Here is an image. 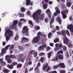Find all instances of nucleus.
Segmentation results:
<instances>
[{
    "label": "nucleus",
    "instance_id": "f257e3e1",
    "mask_svg": "<svg viewBox=\"0 0 73 73\" xmlns=\"http://www.w3.org/2000/svg\"><path fill=\"white\" fill-rule=\"evenodd\" d=\"M41 35V32H39L37 34V37H35L32 40V43L33 44H34V43H37L38 42V44H40V43L39 42L40 38H41V36L40 35Z\"/></svg>",
    "mask_w": 73,
    "mask_h": 73
},
{
    "label": "nucleus",
    "instance_id": "f03ea898",
    "mask_svg": "<svg viewBox=\"0 0 73 73\" xmlns=\"http://www.w3.org/2000/svg\"><path fill=\"white\" fill-rule=\"evenodd\" d=\"M9 47V50H12V49H13L14 48V45L12 44L11 45L10 44L8 45L7 46H6L5 48H2V51L1 53V56H3V53H5V51L6 50H7L8 49V48Z\"/></svg>",
    "mask_w": 73,
    "mask_h": 73
},
{
    "label": "nucleus",
    "instance_id": "7ed1b4c3",
    "mask_svg": "<svg viewBox=\"0 0 73 73\" xmlns=\"http://www.w3.org/2000/svg\"><path fill=\"white\" fill-rule=\"evenodd\" d=\"M13 31L9 29H7L5 33V36H7V35H8L10 37H12L13 36Z\"/></svg>",
    "mask_w": 73,
    "mask_h": 73
},
{
    "label": "nucleus",
    "instance_id": "20e7f679",
    "mask_svg": "<svg viewBox=\"0 0 73 73\" xmlns=\"http://www.w3.org/2000/svg\"><path fill=\"white\" fill-rule=\"evenodd\" d=\"M16 58V57H15L14 55H11L10 56L7 55L5 56V60H7L8 63L9 64H11L12 62V60L9 58Z\"/></svg>",
    "mask_w": 73,
    "mask_h": 73
},
{
    "label": "nucleus",
    "instance_id": "39448f33",
    "mask_svg": "<svg viewBox=\"0 0 73 73\" xmlns=\"http://www.w3.org/2000/svg\"><path fill=\"white\" fill-rule=\"evenodd\" d=\"M18 23V21L17 20H14L13 22V24L12 25V27L13 29L15 30V31H17V24Z\"/></svg>",
    "mask_w": 73,
    "mask_h": 73
},
{
    "label": "nucleus",
    "instance_id": "423d86ee",
    "mask_svg": "<svg viewBox=\"0 0 73 73\" xmlns=\"http://www.w3.org/2000/svg\"><path fill=\"white\" fill-rule=\"evenodd\" d=\"M48 64L46 63L45 65H44L43 67V69L44 70H45L46 72H48V71L50 70L51 69V68L49 66H48ZM47 68L46 70V69Z\"/></svg>",
    "mask_w": 73,
    "mask_h": 73
},
{
    "label": "nucleus",
    "instance_id": "0eeeda50",
    "mask_svg": "<svg viewBox=\"0 0 73 73\" xmlns=\"http://www.w3.org/2000/svg\"><path fill=\"white\" fill-rule=\"evenodd\" d=\"M33 17L34 19V20H35V21L37 23H38V15L35 12L33 15Z\"/></svg>",
    "mask_w": 73,
    "mask_h": 73
},
{
    "label": "nucleus",
    "instance_id": "6e6552de",
    "mask_svg": "<svg viewBox=\"0 0 73 73\" xmlns=\"http://www.w3.org/2000/svg\"><path fill=\"white\" fill-rule=\"evenodd\" d=\"M32 58V56L29 55L27 56V59H26V61H28L29 62V65H32V62L31 61V59Z\"/></svg>",
    "mask_w": 73,
    "mask_h": 73
},
{
    "label": "nucleus",
    "instance_id": "1a4fd4ad",
    "mask_svg": "<svg viewBox=\"0 0 73 73\" xmlns=\"http://www.w3.org/2000/svg\"><path fill=\"white\" fill-rule=\"evenodd\" d=\"M63 40L64 43V44H65L66 45H67L69 43V39L65 36L63 38Z\"/></svg>",
    "mask_w": 73,
    "mask_h": 73
},
{
    "label": "nucleus",
    "instance_id": "9d476101",
    "mask_svg": "<svg viewBox=\"0 0 73 73\" xmlns=\"http://www.w3.org/2000/svg\"><path fill=\"white\" fill-rule=\"evenodd\" d=\"M41 65V64L40 62H39L37 64V67H36L35 69V73H40V70L38 69V67L40 66Z\"/></svg>",
    "mask_w": 73,
    "mask_h": 73
},
{
    "label": "nucleus",
    "instance_id": "9b49d317",
    "mask_svg": "<svg viewBox=\"0 0 73 73\" xmlns=\"http://www.w3.org/2000/svg\"><path fill=\"white\" fill-rule=\"evenodd\" d=\"M46 43L45 42H44L42 43V46H40L38 48V50H42L44 49V48H46Z\"/></svg>",
    "mask_w": 73,
    "mask_h": 73
},
{
    "label": "nucleus",
    "instance_id": "f8f14e48",
    "mask_svg": "<svg viewBox=\"0 0 73 73\" xmlns=\"http://www.w3.org/2000/svg\"><path fill=\"white\" fill-rule=\"evenodd\" d=\"M67 28L69 29L70 32H71L73 30V26L72 24H70L67 26Z\"/></svg>",
    "mask_w": 73,
    "mask_h": 73
},
{
    "label": "nucleus",
    "instance_id": "ddd939ff",
    "mask_svg": "<svg viewBox=\"0 0 73 73\" xmlns=\"http://www.w3.org/2000/svg\"><path fill=\"white\" fill-rule=\"evenodd\" d=\"M29 40L28 39L25 37H23L21 40L22 43H25V42H28Z\"/></svg>",
    "mask_w": 73,
    "mask_h": 73
},
{
    "label": "nucleus",
    "instance_id": "4468645a",
    "mask_svg": "<svg viewBox=\"0 0 73 73\" xmlns=\"http://www.w3.org/2000/svg\"><path fill=\"white\" fill-rule=\"evenodd\" d=\"M28 28H27V27L26 26H25L23 28V30L21 32L23 33H25V32H28Z\"/></svg>",
    "mask_w": 73,
    "mask_h": 73
},
{
    "label": "nucleus",
    "instance_id": "2eb2a0df",
    "mask_svg": "<svg viewBox=\"0 0 73 73\" xmlns=\"http://www.w3.org/2000/svg\"><path fill=\"white\" fill-rule=\"evenodd\" d=\"M55 10H56V11L54 13V15L55 16H57L58 15H59V14H60V10H58V7H55Z\"/></svg>",
    "mask_w": 73,
    "mask_h": 73
},
{
    "label": "nucleus",
    "instance_id": "dca6fc26",
    "mask_svg": "<svg viewBox=\"0 0 73 73\" xmlns=\"http://www.w3.org/2000/svg\"><path fill=\"white\" fill-rule=\"evenodd\" d=\"M29 4H30L31 5H32L33 4L32 2H31V0H26V6H28V5H29Z\"/></svg>",
    "mask_w": 73,
    "mask_h": 73
},
{
    "label": "nucleus",
    "instance_id": "f3484780",
    "mask_svg": "<svg viewBox=\"0 0 73 73\" xmlns=\"http://www.w3.org/2000/svg\"><path fill=\"white\" fill-rule=\"evenodd\" d=\"M46 12L48 15V17L49 18V19H50L51 18V15L50 14V10L48 9L46 10Z\"/></svg>",
    "mask_w": 73,
    "mask_h": 73
},
{
    "label": "nucleus",
    "instance_id": "a211bd4d",
    "mask_svg": "<svg viewBox=\"0 0 73 73\" xmlns=\"http://www.w3.org/2000/svg\"><path fill=\"white\" fill-rule=\"evenodd\" d=\"M58 66L59 67H60L62 68H65V66L64 65V63H61L58 64Z\"/></svg>",
    "mask_w": 73,
    "mask_h": 73
},
{
    "label": "nucleus",
    "instance_id": "6ab92c4d",
    "mask_svg": "<svg viewBox=\"0 0 73 73\" xmlns=\"http://www.w3.org/2000/svg\"><path fill=\"white\" fill-rule=\"evenodd\" d=\"M70 0H67L66 1L67 6L68 7H70L71 5V3L69 1Z\"/></svg>",
    "mask_w": 73,
    "mask_h": 73
},
{
    "label": "nucleus",
    "instance_id": "aec40b11",
    "mask_svg": "<svg viewBox=\"0 0 73 73\" xmlns=\"http://www.w3.org/2000/svg\"><path fill=\"white\" fill-rule=\"evenodd\" d=\"M56 20H58L59 24H61V20L60 19V17H58L56 19Z\"/></svg>",
    "mask_w": 73,
    "mask_h": 73
},
{
    "label": "nucleus",
    "instance_id": "412c9836",
    "mask_svg": "<svg viewBox=\"0 0 73 73\" xmlns=\"http://www.w3.org/2000/svg\"><path fill=\"white\" fill-rule=\"evenodd\" d=\"M61 13L62 15V17L63 19H65L66 18V15H65V13L64 11H62V12H61Z\"/></svg>",
    "mask_w": 73,
    "mask_h": 73
},
{
    "label": "nucleus",
    "instance_id": "4be33fe9",
    "mask_svg": "<svg viewBox=\"0 0 73 73\" xmlns=\"http://www.w3.org/2000/svg\"><path fill=\"white\" fill-rule=\"evenodd\" d=\"M35 12H36V13L38 14V15H40V14H41V10L39 9L37 10Z\"/></svg>",
    "mask_w": 73,
    "mask_h": 73
},
{
    "label": "nucleus",
    "instance_id": "5701e85b",
    "mask_svg": "<svg viewBox=\"0 0 73 73\" xmlns=\"http://www.w3.org/2000/svg\"><path fill=\"white\" fill-rule=\"evenodd\" d=\"M61 35H63V36H66L65 31V30H62L61 32Z\"/></svg>",
    "mask_w": 73,
    "mask_h": 73
},
{
    "label": "nucleus",
    "instance_id": "b1692460",
    "mask_svg": "<svg viewBox=\"0 0 73 73\" xmlns=\"http://www.w3.org/2000/svg\"><path fill=\"white\" fill-rule=\"evenodd\" d=\"M19 17H24V14L21 13H19Z\"/></svg>",
    "mask_w": 73,
    "mask_h": 73
},
{
    "label": "nucleus",
    "instance_id": "393cba45",
    "mask_svg": "<svg viewBox=\"0 0 73 73\" xmlns=\"http://www.w3.org/2000/svg\"><path fill=\"white\" fill-rule=\"evenodd\" d=\"M25 8L24 7H23L21 8V11L22 13H24V12H25Z\"/></svg>",
    "mask_w": 73,
    "mask_h": 73
},
{
    "label": "nucleus",
    "instance_id": "a878e982",
    "mask_svg": "<svg viewBox=\"0 0 73 73\" xmlns=\"http://www.w3.org/2000/svg\"><path fill=\"white\" fill-rule=\"evenodd\" d=\"M18 48H19V49L21 50H22V51L23 50H25L24 48L23 47L21 46H18Z\"/></svg>",
    "mask_w": 73,
    "mask_h": 73
},
{
    "label": "nucleus",
    "instance_id": "bb28decb",
    "mask_svg": "<svg viewBox=\"0 0 73 73\" xmlns=\"http://www.w3.org/2000/svg\"><path fill=\"white\" fill-rule=\"evenodd\" d=\"M45 60V58L42 57H41L40 59V60L42 63H43V62Z\"/></svg>",
    "mask_w": 73,
    "mask_h": 73
},
{
    "label": "nucleus",
    "instance_id": "cd10ccee",
    "mask_svg": "<svg viewBox=\"0 0 73 73\" xmlns=\"http://www.w3.org/2000/svg\"><path fill=\"white\" fill-rule=\"evenodd\" d=\"M7 68H9V69H13V66L9 65V64H8L7 65Z\"/></svg>",
    "mask_w": 73,
    "mask_h": 73
},
{
    "label": "nucleus",
    "instance_id": "c85d7f7f",
    "mask_svg": "<svg viewBox=\"0 0 73 73\" xmlns=\"http://www.w3.org/2000/svg\"><path fill=\"white\" fill-rule=\"evenodd\" d=\"M58 58L59 60H61L63 59V56L62 55H59L58 56Z\"/></svg>",
    "mask_w": 73,
    "mask_h": 73
},
{
    "label": "nucleus",
    "instance_id": "c756f323",
    "mask_svg": "<svg viewBox=\"0 0 73 73\" xmlns=\"http://www.w3.org/2000/svg\"><path fill=\"white\" fill-rule=\"evenodd\" d=\"M48 5V4L45 3L44 5V6H43L44 9H46V8H47V7Z\"/></svg>",
    "mask_w": 73,
    "mask_h": 73
},
{
    "label": "nucleus",
    "instance_id": "7c9ffc66",
    "mask_svg": "<svg viewBox=\"0 0 73 73\" xmlns=\"http://www.w3.org/2000/svg\"><path fill=\"white\" fill-rule=\"evenodd\" d=\"M3 71L5 73H8V72H9V70L6 69H4Z\"/></svg>",
    "mask_w": 73,
    "mask_h": 73
},
{
    "label": "nucleus",
    "instance_id": "2f4dec72",
    "mask_svg": "<svg viewBox=\"0 0 73 73\" xmlns=\"http://www.w3.org/2000/svg\"><path fill=\"white\" fill-rule=\"evenodd\" d=\"M34 56L35 57H37V59H38V57L37 56V52H35L34 54Z\"/></svg>",
    "mask_w": 73,
    "mask_h": 73
},
{
    "label": "nucleus",
    "instance_id": "473e14b6",
    "mask_svg": "<svg viewBox=\"0 0 73 73\" xmlns=\"http://www.w3.org/2000/svg\"><path fill=\"white\" fill-rule=\"evenodd\" d=\"M19 36L17 35H16L14 38V40L15 41H17L18 39H19Z\"/></svg>",
    "mask_w": 73,
    "mask_h": 73
},
{
    "label": "nucleus",
    "instance_id": "72a5a7b5",
    "mask_svg": "<svg viewBox=\"0 0 73 73\" xmlns=\"http://www.w3.org/2000/svg\"><path fill=\"white\" fill-rule=\"evenodd\" d=\"M48 37L49 38H51L52 36V33H50L48 35Z\"/></svg>",
    "mask_w": 73,
    "mask_h": 73
},
{
    "label": "nucleus",
    "instance_id": "f704fd0d",
    "mask_svg": "<svg viewBox=\"0 0 73 73\" xmlns=\"http://www.w3.org/2000/svg\"><path fill=\"white\" fill-rule=\"evenodd\" d=\"M54 21V17H52L50 20V24H52L53 22Z\"/></svg>",
    "mask_w": 73,
    "mask_h": 73
},
{
    "label": "nucleus",
    "instance_id": "c9c22d12",
    "mask_svg": "<svg viewBox=\"0 0 73 73\" xmlns=\"http://www.w3.org/2000/svg\"><path fill=\"white\" fill-rule=\"evenodd\" d=\"M49 58H50V57H51V52H49L47 54Z\"/></svg>",
    "mask_w": 73,
    "mask_h": 73
},
{
    "label": "nucleus",
    "instance_id": "e433bc0d",
    "mask_svg": "<svg viewBox=\"0 0 73 73\" xmlns=\"http://www.w3.org/2000/svg\"><path fill=\"white\" fill-rule=\"evenodd\" d=\"M35 51L33 50H32L30 52H29V54H34L35 53Z\"/></svg>",
    "mask_w": 73,
    "mask_h": 73
},
{
    "label": "nucleus",
    "instance_id": "4c0bfd02",
    "mask_svg": "<svg viewBox=\"0 0 73 73\" xmlns=\"http://www.w3.org/2000/svg\"><path fill=\"white\" fill-rule=\"evenodd\" d=\"M57 57H56L52 59V61H56V60H57Z\"/></svg>",
    "mask_w": 73,
    "mask_h": 73
},
{
    "label": "nucleus",
    "instance_id": "58836bf2",
    "mask_svg": "<svg viewBox=\"0 0 73 73\" xmlns=\"http://www.w3.org/2000/svg\"><path fill=\"white\" fill-rule=\"evenodd\" d=\"M44 15H45V14L44 13H43L42 15V17H41L40 18V20H43V19H44Z\"/></svg>",
    "mask_w": 73,
    "mask_h": 73
},
{
    "label": "nucleus",
    "instance_id": "ea45409f",
    "mask_svg": "<svg viewBox=\"0 0 73 73\" xmlns=\"http://www.w3.org/2000/svg\"><path fill=\"white\" fill-rule=\"evenodd\" d=\"M59 41V39H58V38H57L56 39L54 40V42L55 43H56V42H58V41Z\"/></svg>",
    "mask_w": 73,
    "mask_h": 73
},
{
    "label": "nucleus",
    "instance_id": "a19ab883",
    "mask_svg": "<svg viewBox=\"0 0 73 73\" xmlns=\"http://www.w3.org/2000/svg\"><path fill=\"white\" fill-rule=\"evenodd\" d=\"M66 33L68 36H70V33H69V31H68V30H67L66 31Z\"/></svg>",
    "mask_w": 73,
    "mask_h": 73
},
{
    "label": "nucleus",
    "instance_id": "79ce46f5",
    "mask_svg": "<svg viewBox=\"0 0 73 73\" xmlns=\"http://www.w3.org/2000/svg\"><path fill=\"white\" fill-rule=\"evenodd\" d=\"M60 53H62V50H61V51H59L57 53V55H58V54H59Z\"/></svg>",
    "mask_w": 73,
    "mask_h": 73
},
{
    "label": "nucleus",
    "instance_id": "37998d69",
    "mask_svg": "<svg viewBox=\"0 0 73 73\" xmlns=\"http://www.w3.org/2000/svg\"><path fill=\"white\" fill-rule=\"evenodd\" d=\"M44 21L46 23H48L49 21V20L48 19V18H46L45 19Z\"/></svg>",
    "mask_w": 73,
    "mask_h": 73
},
{
    "label": "nucleus",
    "instance_id": "c03bdc74",
    "mask_svg": "<svg viewBox=\"0 0 73 73\" xmlns=\"http://www.w3.org/2000/svg\"><path fill=\"white\" fill-rule=\"evenodd\" d=\"M45 55V53L44 52H41L39 53V55L40 56H44V55Z\"/></svg>",
    "mask_w": 73,
    "mask_h": 73
},
{
    "label": "nucleus",
    "instance_id": "a18cd8bd",
    "mask_svg": "<svg viewBox=\"0 0 73 73\" xmlns=\"http://www.w3.org/2000/svg\"><path fill=\"white\" fill-rule=\"evenodd\" d=\"M21 66H22V64H19L17 65V68H21Z\"/></svg>",
    "mask_w": 73,
    "mask_h": 73
},
{
    "label": "nucleus",
    "instance_id": "49530a36",
    "mask_svg": "<svg viewBox=\"0 0 73 73\" xmlns=\"http://www.w3.org/2000/svg\"><path fill=\"white\" fill-rule=\"evenodd\" d=\"M26 14L29 16L31 15V12L30 11H27L26 13Z\"/></svg>",
    "mask_w": 73,
    "mask_h": 73
},
{
    "label": "nucleus",
    "instance_id": "de8ad7c7",
    "mask_svg": "<svg viewBox=\"0 0 73 73\" xmlns=\"http://www.w3.org/2000/svg\"><path fill=\"white\" fill-rule=\"evenodd\" d=\"M58 67H59V66H58V65H56L54 67V69H57Z\"/></svg>",
    "mask_w": 73,
    "mask_h": 73
},
{
    "label": "nucleus",
    "instance_id": "09e8293b",
    "mask_svg": "<svg viewBox=\"0 0 73 73\" xmlns=\"http://www.w3.org/2000/svg\"><path fill=\"white\" fill-rule=\"evenodd\" d=\"M1 65L4 66L5 65H6V63L5 62H3L1 64Z\"/></svg>",
    "mask_w": 73,
    "mask_h": 73
},
{
    "label": "nucleus",
    "instance_id": "8fccbe9b",
    "mask_svg": "<svg viewBox=\"0 0 73 73\" xmlns=\"http://www.w3.org/2000/svg\"><path fill=\"white\" fill-rule=\"evenodd\" d=\"M25 60V57H24L23 59H21V61L22 62H24V60Z\"/></svg>",
    "mask_w": 73,
    "mask_h": 73
},
{
    "label": "nucleus",
    "instance_id": "3c124183",
    "mask_svg": "<svg viewBox=\"0 0 73 73\" xmlns=\"http://www.w3.org/2000/svg\"><path fill=\"white\" fill-rule=\"evenodd\" d=\"M26 34V36H29V33L27 31V32H26L25 33Z\"/></svg>",
    "mask_w": 73,
    "mask_h": 73
},
{
    "label": "nucleus",
    "instance_id": "603ef678",
    "mask_svg": "<svg viewBox=\"0 0 73 73\" xmlns=\"http://www.w3.org/2000/svg\"><path fill=\"white\" fill-rule=\"evenodd\" d=\"M21 25H22V23L21 22H20V23H19L18 24V25L19 26V27H20L21 26Z\"/></svg>",
    "mask_w": 73,
    "mask_h": 73
},
{
    "label": "nucleus",
    "instance_id": "864d4df0",
    "mask_svg": "<svg viewBox=\"0 0 73 73\" xmlns=\"http://www.w3.org/2000/svg\"><path fill=\"white\" fill-rule=\"evenodd\" d=\"M68 46L69 48H71L72 46V43H70L68 45Z\"/></svg>",
    "mask_w": 73,
    "mask_h": 73
},
{
    "label": "nucleus",
    "instance_id": "5fc2aeb1",
    "mask_svg": "<svg viewBox=\"0 0 73 73\" xmlns=\"http://www.w3.org/2000/svg\"><path fill=\"white\" fill-rule=\"evenodd\" d=\"M29 23L30 24H31V25H32V26H33V25L32 24V21L30 20L29 21Z\"/></svg>",
    "mask_w": 73,
    "mask_h": 73
},
{
    "label": "nucleus",
    "instance_id": "6e6d98bb",
    "mask_svg": "<svg viewBox=\"0 0 73 73\" xmlns=\"http://www.w3.org/2000/svg\"><path fill=\"white\" fill-rule=\"evenodd\" d=\"M51 48L49 46H48L47 48V51H48L49 50H50L51 49Z\"/></svg>",
    "mask_w": 73,
    "mask_h": 73
},
{
    "label": "nucleus",
    "instance_id": "4d7b16f0",
    "mask_svg": "<svg viewBox=\"0 0 73 73\" xmlns=\"http://www.w3.org/2000/svg\"><path fill=\"white\" fill-rule=\"evenodd\" d=\"M62 47V44H60L59 45V48H61Z\"/></svg>",
    "mask_w": 73,
    "mask_h": 73
},
{
    "label": "nucleus",
    "instance_id": "13d9d810",
    "mask_svg": "<svg viewBox=\"0 0 73 73\" xmlns=\"http://www.w3.org/2000/svg\"><path fill=\"white\" fill-rule=\"evenodd\" d=\"M63 49L64 50H66V47L65 46H63Z\"/></svg>",
    "mask_w": 73,
    "mask_h": 73
},
{
    "label": "nucleus",
    "instance_id": "bf43d9fd",
    "mask_svg": "<svg viewBox=\"0 0 73 73\" xmlns=\"http://www.w3.org/2000/svg\"><path fill=\"white\" fill-rule=\"evenodd\" d=\"M35 28L37 30H38L39 29H40V27L38 26H36L35 27Z\"/></svg>",
    "mask_w": 73,
    "mask_h": 73
},
{
    "label": "nucleus",
    "instance_id": "052dcab7",
    "mask_svg": "<svg viewBox=\"0 0 73 73\" xmlns=\"http://www.w3.org/2000/svg\"><path fill=\"white\" fill-rule=\"evenodd\" d=\"M49 73H57L56 71L50 72Z\"/></svg>",
    "mask_w": 73,
    "mask_h": 73
},
{
    "label": "nucleus",
    "instance_id": "680f3d73",
    "mask_svg": "<svg viewBox=\"0 0 73 73\" xmlns=\"http://www.w3.org/2000/svg\"><path fill=\"white\" fill-rule=\"evenodd\" d=\"M17 63L15 62H14L12 63V65L13 66H15V65H17Z\"/></svg>",
    "mask_w": 73,
    "mask_h": 73
},
{
    "label": "nucleus",
    "instance_id": "e2e57ef3",
    "mask_svg": "<svg viewBox=\"0 0 73 73\" xmlns=\"http://www.w3.org/2000/svg\"><path fill=\"white\" fill-rule=\"evenodd\" d=\"M66 57L67 58H69V55L68 54V53H67L66 54Z\"/></svg>",
    "mask_w": 73,
    "mask_h": 73
},
{
    "label": "nucleus",
    "instance_id": "0e129e2a",
    "mask_svg": "<svg viewBox=\"0 0 73 73\" xmlns=\"http://www.w3.org/2000/svg\"><path fill=\"white\" fill-rule=\"evenodd\" d=\"M60 49V48H58L57 47L54 48V51H57V50H58V49Z\"/></svg>",
    "mask_w": 73,
    "mask_h": 73
},
{
    "label": "nucleus",
    "instance_id": "69168bd1",
    "mask_svg": "<svg viewBox=\"0 0 73 73\" xmlns=\"http://www.w3.org/2000/svg\"><path fill=\"white\" fill-rule=\"evenodd\" d=\"M6 38L7 41H8L9 40V37L8 36H7L6 37Z\"/></svg>",
    "mask_w": 73,
    "mask_h": 73
},
{
    "label": "nucleus",
    "instance_id": "338daca9",
    "mask_svg": "<svg viewBox=\"0 0 73 73\" xmlns=\"http://www.w3.org/2000/svg\"><path fill=\"white\" fill-rule=\"evenodd\" d=\"M3 59H0V62H1V64L2 63V62H3Z\"/></svg>",
    "mask_w": 73,
    "mask_h": 73
},
{
    "label": "nucleus",
    "instance_id": "774afa93",
    "mask_svg": "<svg viewBox=\"0 0 73 73\" xmlns=\"http://www.w3.org/2000/svg\"><path fill=\"white\" fill-rule=\"evenodd\" d=\"M60 73H65V71L62 70L60 72Z\"/></svg>",
    "mask_w": 73,
    "mask_h": 73
}]
</instances>
